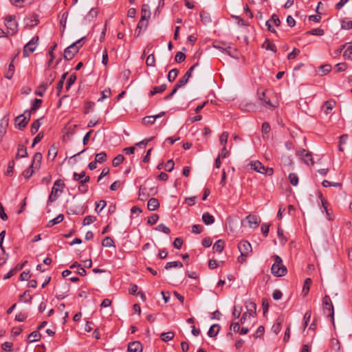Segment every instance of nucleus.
<instances>
[{
    "label": "nucleus",
    "mask_w": 352,
    "mask_h": 352,
    "mask_svg": "<svg viewBox=\"0 0 352 352\" xmlns=\"http://www.w3.org/2000/svg\"><path fill=\"white\" fill-rule=\"evenodd\" d=\"M148 21L146 20H142V19H140V21L138 23L137 28L135 30V34L137 36H139L141 32V30L144 28V29L146 28L148 26Z\"/></svg>",
    "instance_id": "412c9836"
},
{
    "label": "nucleus",
    "mask_w": 352,
    "mask_h": 352,
    "mask_svg": "<svg viewBox=\"0 0 352 352\" xmlns=\"http://www.w3.org/2000/svg\"><path fill=\"white\" fill-rule=\"evenodd\" d=\"M96 220V217L91 215H88L85 217L82 221L83 226H88Z\"/></svg>",
    "instance_id": "a18cd8bd"
},
{
    "label": "nucleus",
    "mask_w": 352,
    "mask_h": 352,
    "mask_svg": "<svg viewBox=\"0 0 352 352\" xmlns=\"http://www.w3.org/2000/svg\"><path fill=\"white\" fill-rule=\"evenodd\" d=\"M157 192V188L151 187L148 189L145 186H140L139 188V199L141 201L146 200L150 195H154Z\"/></svg>",
    "instance_id": "423d86ee"
},
{
    "label": "nucleus",
    "mask_w": 352,
    "mask_h": 352,
    "mask_svg": "<svg viewBox=\"0 0 352 352\" xmlns=\"http://www.w3.org/2000/svg\"><path fill=\"white\" fill-rule=\"evenodd\" d=\"M228 136H229L228 133L226 132V131L223 132L222 134L221 135V136L219 138V142L223 146L226 145V144L228 141Z\"/></svg>",
    "instance_id": "e2e57ef3"
},
{
    "label": "nucleus",
    "mask_w": 352,
    "mask_h": 352,
    "mask_svg": "<svg viewBox=\"0 0 352 352\" xmlns=\"http://www.w3.org/2000/svg\"><path fill=\"white\" fill-rule=\"evenodd\" d=\"M76 74H72L70 75L69 78H68L67 82H66V86H65V89L67 91H69V89H70L71 86L74 84V82H76Z\"/></svg>",
    "instance_id": "f704fd0d"
},
{
    "label": "nucleus",
    "mask_w": 352,
    "mask_h": 352,
    "mask_svg": "<svg viewBox=\"0 0 352 352\" xmlns=\"http://www.w3.org/2000/svg\"><path fill=\"white\" fill-rule=\"evenodd\" d=\"M298 154L302 157V160L307 165H313L314 161L312 155L310 152L307 151L305 149L302 148L298 151Z\"/></svg>",
    "instance_id": "9d476101"
},
{
    "label": "nucleus",
    "mask_w": 352,
    "mask_h": 352,
    "mask_svg": "<svg viewBox=\"0 0 352 352\" xmlns=\"http://www.w3.org/2000/svg\"><path fill=\"white\" fill-rule=\"evenodd\" d=\"M311 316V311L310 310L307 311L304 315V326L306 327L308 325V323L310 321Z\"/></svg>",
    "instance_id": "0e129e2a"
},
{
    "label": "nucleus",
    "mask_w": 352,
    "mask_h": 352,
    "mask_svg": "<svg viewBox=\"0 0 352 352\" xmlns=\"http://www.w3.org/2000/svg\"><path fill=\"white\" fill-rule=\"evenodd\" d=\"M85 37H82L76 42L72 43L64 51V58L66 60H72L74 56L78 52L79 50L82 47L84 43L82 41Z\"/></svg>",
    "instance_id": "f257e3e1"
},
{
    "label": "nucleus",
    "mask_w": 352,
    "mask_h": 352,
    "mask_svg": "<svg viewBox=\"0 0 352 352\" xmlns=\"http://www.w3.org/2000/svg\"><path fill=\"white\" fill-rule=\"evenodd\" d=\"M166 84H162L160 86L153 87L152 90L149 93V96H153L157 94L163 93L166 89Z\"/></svg>",
    "instance_id": "6ab92c4d"
},
{
    "label": "nucleus",
    "mask_w": 352,
    "mask_h": 352,
    "mask_svg": "<svg viewBox=\"0 0 352 352\" xmlns=\"http://www.w3.org/2000/svg\"><path fill=\"white\" fill-rule=\"evenodd\" d=\"M38 36H34L31 41L26 43L23 50V54L24 57H28L33 53L38 43Z\"/></svg>",
    "instance_id": "39448f33"
},
{
    "label": "nucleus",
    "mask_w": 352,
    "mask_h": 352,
    "mask_svg": "<svg viewBox=\"0 0 352 352\" xmlns=\"http://www.w3.org/2000/svg\"><path fill=\"white\" fill-rule=\"evenodd\" d=\"M271 272L274 276L280 277L287 274V270L284 265H272L271 267Z\"/></svg>",
    "instance_id": "6e6552de"
},
{
    "label": "nucleus",
    "mask_w": 352,
    "mask_h": 352,
    "mask_svg": "<svg viewBox=\"0 0 352 352\" xmlns=\"http://www.w3.org/2000/svg\"><path fill=\"white\" fill-rule=\"evenodd\" d=\"M289 182L293 186H296L298 183V177L295 173H290L289 175Z\"/></svg>",
    "instance_id": "603ef678"
},
{
    "label": "nucleus",
    "mask_w": 352,
    "mask_h": 352,
    "mask_svg": "<svg viewBox=\"0 0 352 352\" xmlns=\"http://www.w3.org/2000/svg\"><path fill=\"white\" fill-rule=\"evenodd\" d=\"M41 126V122H40V120L39 119H37L35 121H34L31 125V128H30V131L32 133V134H35L37 133L39 127Z\"/></svg>",
    "instance_id": "4c0bfd02"
},
{
    "label": "nucleus",
    "mask_w": 352,
    "mask_h": 352,
    "mask_svg": "<svg viewBox=\"0 0 352 352\" xmlns=\"http://www.w3.org/2000/svg\"><path fill=\"white\" fill-rule=\"evenodd\" d=\"M57 148L54 145H52L48 151V157L54 160L57 155Z\"/></svg>",
    "instance_id": "58836bf2"
},
{
    "label": "nucleus",
    "mask_w": 352,
    "mask_h": 352,
    "mask_svg": "<svg viewBox=\"0 0 352 352\" xmlns=\"http://www.w3.org/2000/svg\"><path fill=\"white\" fill-rule=\"evenodd\" d=\"M263 47L265 48L267 50H271L274 52H276V45L272 43L268 38L265 39L264 43L263 44Z\"/></svg>",
    "instance_id": "c85d7f7f"
},
{
    "label": "nucleus",
    "mask_w": 352,
    "mask_h": 352,
    "mask_svg": "<svg viewBox=\"0 0 352 352\" xmlns=\"http://www.w3.org/2000/svg\"><path fill=\"white\" fill-rule=\"evenodd\" d=\"M27 317H28L27 314L20 312L16 315L15 320L19 322H23L27 318Z\"/></svg>",
    "instance_id": "774afa93"
},
{
    "label": "nucleus",
    "mask_w": 352,
    "mask_h": 352,
    "mask_svg": "<svg viewBox=\"0 0 352 352\" xmlns=\"http://www.w3.org/2000/svg\"><path fill=\"white\" fill-rule=\"evenodd\" d=\"M32 168H33V166L30 165L27 169H25L23 172V175L24 176V177L25 179H28L31 177V176L32 175V174L34 173V170Z\"/></svg>",
    "instance_id": "de8ad7c7"
},
{
    "label": "nucleus",
    "mask_w": 352,
    "mask_h": 352,
    "mask_svg": "<svg viewBox=\"0 0 352 352\" xmlns=\"http://www.w3.org/2000/svg\"><path fill=\"white\" fill-rule=\"evenodd\" d=\"M175 333L173 331H168L166 333H162L160 335V338L162 341L167 342L170 340H172L174 338Z\"/></svg>",
    "instance_id": "bb28decb"
},
{
    "label": "nucleus",
    "mask_w": 352,
    "mask_h": 352,
    "mask_svg": "<svg viewBox=\"0 0 352 352\" xmlns=\"http://www.w3.org/2000/svg\"><path fill=\"white\" fill-rule=\"evenodd\" d=\"M65 183L62 179H57L54 182V186L52 188V192L47 200V204H49V203L54 202L57 199L58 197V192H63V190L65 188Z\"/></svg>",
    "instance_id": "7ed1b4c3"
},
{
    "label": "nucleus",
    "mask_w": 352,
    "mask_h": 352,
    "mask_svg": "<svg viewBox=\"0 0 352 352\" xmlns=\"http://www.w3.org/2000/svg\"><path fill=\"white\" fill-rule=\"evenodd\" d=\"M258 99L259 100H261V102H263V103L273 107V108H275L276 106L273 105L272 103H271V101L270 99H267L266 98V96H265V93L264 91H263L261 94H258Z\"/></svg>",
    "instance_id": "72a5a7b5"
},
{
    "label": "nucleus",
    "mask_w": 352,
    "mask_h": 352,
    "mask_svg": "<svg viewBox=\"0 0 352 352\" xmlns=\"http://www.w3.org/2000/svg\"><path fill=\"white\" fill-rule=\"evenodd\" d=\"M41 338V335L39 333V331L38 330L37 331H34L30 333L28 335V342L29 343H31V342H36V341L40 340Z\"/></svg>",
    "instance_id": "f3484780"
},
{
    "label": "nucleus",
    "mask_w": 352,
    "mask_h": 352,
    "mask_svg": "<svg viewBox=\"0 0 352 352\" xmlns=\"http://www.w3.org/2000/svg\"><path fill=\"white\" fill-rule=\"evenodd\" d=\"M220 330V326L217 324H212L208 332V335L209 337H214L217 335Z\"/></svg>",
    "instance_id": "a878e982"
},
{
    "label": "nucleus",
    "mask_w": 352,
    "mask_h": 352,
    "mask_svg": "<svg viewBox=\"0 0 352 352\" xmlns=\"http://www.w3.org/2000/svg\"><path fill=\"white\" fill-rule=\"evenodd\" d=\"M32 297L28 294V291H25L23 294L19 296V300L25 302H30Z\"/></svg>",
    "instance_id": "8fccbe9b"
},
{
    "label": "nucleus",
    "mask_w": 352,
    "mask_h": 352,
    "mask_svg": "<svg viewBox=\"0 0 352 352\" xmlns=\"http://www.w3.org/2000/svg\"><path fill=\"white\" fill-rule=\"evenodd\" d=\"M155 56H154L153 53H152L146 57V64L148 67H154L155 65Z\"/></svg>",
    "instance_id": "a19ab883"
},
{
    "label": "nucleus",
    "mask_w": 352,
    "mask_h": 352,
    "mask_svg": "<svg viewBox=\"0 0 352 352\" xmlns=\"http://www.w3.org/2000/svg\"><path fill=\"white\" fill-rule=\"evenodd\" d=\"M324 30L320 29V28H314V29H312L311 30H309L307 32V34H308L317 35V36H322L324 34Z\"/></svg>",
    "instance_id": "09e8293b"
},
{
    "label": "nucleus",
    "mask_w": 352,
    "mask_h": 352,
    "mask_svg": "<svg viewBox=\"0 0 352 352\" xmlns=\"http://www.w3.org/2000/svg\"><path fill=\"white\" fill-rule=\"evenodd\" d=\"M319 69L322 72L323 74H327L331 70V65L329 64H326L320 66Z\"/></svg>",
    "instance_id": "69168bd1"
},
{
    "label": "nucleus",
    "mask_w": 352,
    "mask_h": 352,
    "mask_svg": "<svg viewBox=\"0 0 352 352\" xmlns=\"http://www.w3.org/2000/svg\"><path fill=\"white\" fill-rule=\"evenodd\" d=\"M238 249L243 256H248L252 252L251 244L248 241H241L238 245Z\"/></svg>",
    "instance_id": "1a4fd4ad"
},
{
    "label": "nucleus",
    "mask_w": 352,
    "mask_h": 352,
    "mask_svg": "<svg viewBox=\"0 0 352 352\" xmlns=\"http://www.w3.org/2000/svg\"><path fill=\"white\" fill-rule=\"evenodd\" d=\"M343 56L347 59L352 60V45L349 46L344 52Z\"/></svg>",
    "instance_id": "680f3d73"
},
{
    "label": "nucleus",
    "mask_w": 352,
    "mask_h": 352,
    "mask_svg": "<svg viewBox=\"0 0 352 352\" xmlns=\"http://www.w3.org/2000/svg\"><path fill=\"white\" fill-rule=\"evenodd\" d=\"M246 220L248 221V226L251 228H256L258 226L260 223V219L255 215H248L246 217Z\"/></svg>",
    "instance_id": "f8f14e48"
},
{
    "label": "nucleus",
    "mask_w": 352,
    "mask_h": 352,
    "mask_svg": "<svg viewBox=\"0 0 352 352\" xmlns=\"http://www.w3.org/2000/svg\"><path fill=\"white\" fill-rule=\"evenodd\" d=\"M200 18L204 24H208L211 22L210 16L206 11L202 10L200 12Z\"/></svg>",
    "instance_id": "c756f323"
},
{
    "label": "nucleus",
    "mask_w": 352,
    "mask_h": 352,
    "mask_svg": "<svg viewBox=\"0 0 352 352\" xmlns=\"http://www.w3.org/2000/svg\"><path fill=\"white\" fill-rule=\"evenodd\" d=\"M6 26L8 29V32L13 36L18 32V24L15 19V16L8 15L5 18Z\"/></svg>",
    "instance_id": "20e7f679"
},
{
    "label": "nucleus",
    "mask_w": 352,
    "mask_h": 352,
    "mask_svg": "<svg viewBox=\"0 0 352 352\" xmlns=\"http://www.w3.org/2000/svg\"><path fill=\"white\" fill-rule=\"evenodd\" d=\"M151 16V12L149 10V6L147 4H144L142 6L141 9V19L142 20L148 21Z\"/></svg>",
    "instance_id": "2eb2a0df"
},
{
    "label": "nucleus",
    "mask_w": 352,
    "mask_h": 352,
    "mask_svg": "<svg viewBox=\"0 0 352 352\" xmlns=\"http://www.w3.org/2000/svg\"><path fill=\"white\" fill-rule=\"evenodd\" d=\"M179 74V70L177 69H171L167 76V79L169 82H173L175 78H177V75Z\"/></svg>",
    "instance_id": "2f4dec72"
},
{
    "label": "nucleus",
    "mask_w": 352,
    "mask_h": 352,
    "mask_svg": "<svg viewBox=\"0 0 352 352\" xmlns=\"http://www.w3.org/2000/svg\"><path fill=\"white\" fill-rule=\"evenodd\" d=\"M262 133L263 135H268L270 132L271 127L268 122H263L262 124Z\"/></svg>",
    "instance_id": "13d9d810"
},
{
    "label": "nucleus",
    "mask_w": 352,
    "mask_h": 352,
    "mask_svg": "<svg viewBox=\"0 0 352 352\" xmlns=\"http://www.w3.org/2000/svg\"><path fill=\"white\" fill-rule=\"evenodd\" d=\"M160 207V202L156 198H151L148 201L147 208L150 211H153L157 210Z\"/></svg>",
    "instance_id": "4468645a"
},
{
    "label": "nucleus",
    "mask_w": 352,
    "mask_h": 352,
    "mask_svg": "<svg viewBox=\"0 0 352 352\" xmlns=\"http://www.w3.org/2000/svg\"><path fill=\"white\" fill-rule=\"evenodd\" d=\"M50 77L51 78V79L49 78L46 82L41 84L39 87V88H42L43 89V91H45L48 88V87L52 84L55 76H53L51 74Z\"/></svg>",
    "instance_id": "bf43d9fd"
},
{
    "label": "nucleus",
    "mask_w": 352,
    "mask_h": 352,
    "mask_svg": "<svg viewBox=\"0 0 352 352\" xmlns=\"http://www.w3.org/2000/svg\"><path fill=\"white\" fill-rule=\"evenodd\" d=\"M63 219H64V215L63 214H60L56 217H55L54 219L50 220L48 222V223L47 225V227L51 228L53 226L56 225V224L62 222L63 221Z\"/></svg>",
    "instance_id": "393cba45"
},
{
    "label": "nucleus",
    "mask_w": 352,
    "mask_h": 352,
    "mask_svg": "<svg viewBox=\"0 0 352 352\" xmlns=\"http://www.w3.org/2000/svg\"><path fill=\"white\" fill-rule=\"evenodd\" d=\"M42 102L43 101L41 99L34 98L32 102V107H31L30 111L26 110L25 111L24 114L29 113V112H30V113L32 112H35L38 109L40 108V107L42 104Z\"/></svg>",
    "instance_id": "dca6fc26"
},
{
    "label": "nucleus",
    "mask_w": 352,
    "mask_h": 352,
    "mask_svg": "<svg viewBox=\"0 0 352 352\" xmlns=\"http://www.w3.org/2000/svg\"><path fill=\"white\" fill-rule=\"evenodd\" d=\"M85 176V171H82L80 173H74L73 174V179L75 180V181H78V182H80V180L82 179V178Z\"/></svg>",
    "instance_id": "338daca9"
},
{
    "label": "nucleus",
    "mask_w": 352,
    "mask_h": 352,
    "mask_svg": "<svg viewBox=\"0 0 352 352\" xmlns=\"http://www.w3.org/2000/svg\"><path fill=\"white\" fill-rule=\"evenodd\" d=\"M42 160V154L41 153H36L33 157L31 165H35L36 168H38L41 166Z\"/></svg>",
    "instance_id": "aec40b11"
},
{
    "label": "nucleus",
    "mask_w": 352,
    "mask_h": 352,
    "mask_svg": "<svg viewBox=\"0 0 352 352\" xmlns=\"http://www.w3.org/2000/svg\"><path fill=\"white\" fill-rule=\"evenodd\" d=\"M106 205L107 203L104 200H100L99 202H96V210L97 212H100Z\"/></svg>",
    "instance_id": "864d4df0"
},
{
    "label": "nucleus",
    "mask_w": 352,
    "mask_h": 352,
    "mask_svg": "<svg viewBox=\"0 0 352 352\" xmlns=\"http://www.w3.org/2000/svg\"><path fill=\"white\" fill-rule=\"evenodd\" d=\"M335 101L333 100H327L324 102V107L327 108V110L325 111V113L328 114L329 113V111H331L334 106H335Z\"/></svg>",
    "instance_id": "c03bdc74"
},
{
    "label": "nucleus",
    "mask_w": 352,
    "mask_h": 352,
    "mask_svg": "<svg viewBox=\"0 0 352 352\" xmlns=\"http://www.w3.org/2000/svg\"><path fill=\"white\" fill-rule=\"evenodd\" d=\"M30 120V112L28 113V116H25L24 114L19 115L15 118V126L19 130H23L26 127Z\"/></svg>",
    "instance_id": "0eeeda50"
},
{
    "label": "nucleus",
    "mask_w": 352,
    "mask_h": 352,
    "mask_svg": "<svg viewBox=\"0 0 352 352\" xmlns=\"http://www.w3.org/2000/svg\"><path fill=\"white\" fill-rule=\"evenodd\" d=\"M175 163L173 160H169L165 164V170L168 172H171L174 168Z\"/></svg>",
    "instance_id": "052dcab7"
},
{
    "label": "nucleus",
    "mask_w": 352,
    "mask_h": 352,
    "mask_svg": "<svg viewBox=\"0 0 352 352\" xmlns=\"http://www.w3.org/2000/svg\"><path fill=\"white\" fill-rule=\"evenodd\" d=\"M322 307H323V311H324V314L327 317H331L332 319V322L333 323L334 322V318H333L334 309H333V304L329 305H322Z\"/></svg>",
    "instance_id": "ddd939ff"
},
{
    "label": "nucleus",
    "mask_w": 352,
    "mask_h": 352,
    "mask_svg": "<svg viewBox=\"0 0 352 352\" xmlns=\"http://www.w3.org/2000/svg\"><path fill=\"white\" fill-rule=\"evenodd\" d=\"M185 59L186 55L184 53L182 52H178L175 56V60L179 63H182L183 61L185 60Z\"/></svg>",
    "instance_id": "3c124183"
},
{
    "label": "nucleus",
    "mask_w": 352,
    "mask_h": 352,
    "mask_svg": "<svg viewBox=\"0 0 352 352\" xmlns=\"http://www.w3.org/2000/svg\"><path fill=\"white\" fill-rule=\"evenodd\" d=\"M13 61L14 60L11 61V63L9 65L8 69L5 74V78L9 80L12 78L14 72V66L13 64Z\"/></svg>",
    "instance_id": "7c9ffc66"
},
{
    "label": "nucleus",
    "mask_w": 352,
    "mask_h": 352,
    "mask_svg": "<svg viewBox=\"0 0 352 352\" xmlns=\"http://www.w3.org/2000/svg\"><path fill=\"white\" fill-rule=\"evenodd\" d=\"M224 241L221 239L217 240L213 247L212 250L214 252H221L224 249Z\"/></svg>",
    "instance_id": "4be33fe9"
},
{
    "label": "nucleus",
    "mask_w": 352,
    "mask_h": 352,
    "mask_svg": "<svg viewBox=\"0 0 352 352\" xmlns=\"http://www.w3.org/2000/svg\"><path fill=\"white\" fill-rule=\"evenodd\" d=\"M142 349L143 346L139 341L131 342L128 344L129 352H142Z\"/></svg>",
    "instance_id": "9b49d317"
},
{
    "label": "nucleus",
    "mask_w": 352,
    "mask_h": 352,
    "mask_svg": "<svg viewBox=\"0 0 352 352\" xmlns=\"http://www.w3.org/2000/svg\"><path fill=\"white\" fill-rule=\"evenodd\" d=\"M28 157L27 148L23 144H19L18 151L16 155V158H23Z\"/></svg>",
    "instance_id": "a211bd4d"
},
{
    "label": "nucleus",
    "mask_w": 352,
    "mask_h": 352,
    "mask_svg": "<svg viewBox=\"0 0 352 352\" xmlns=\"http://www.w3.org/2000/svg\"><path fill=\"white\" fill-rule=\"evenodd\" d=\"M98 15V10L96 8H91L88 14L85 16V19L86 21H91L94 17Z\"/></svg>",
    "instance_id": "e433bc0d"
},
{
    "label": "nucleus",
    "mask_w": 352,
    "mask_h": 352,
    "mask_svg": "<svg viewBox=\"0 0 352 352\" xmlns=\"http://www.w3.org/2000/svg\"><path fill=\"white\" fill-rule=\"evenodd\" d=\"M248 166L250 167L251 169L261 173V174H265L267 175H272L274 173V170L272 168L265 167L264 166L262 163L258 160L255 161H251Z\"/></svg>",
    "instance_id": "f03ea898"
},
{
    "label": "nucleus",
    "mask_w": 352,
    "mask_h": 352,
    "mask_svg": "<svg viewBox=\"0 0 352 352\" xmlns=\"http://www.w3.org/2000/svg\"><path fill=\"white\" fill-rule=\"evenodd\" d=\"M159 219V215L157 214H153L150 217H148L147 223L150 226H153L157 223Z\"/></svg>",
    "instance_id": "5fc2aeb1"
},
{
    "label": "nucleus",
    "mask_w": 352,
    "mask_h": 352,
    "mask_svg": "<svg viewBox=\"0 0 352 352\" xmlns=\"http://www.w3.org/2000/svg\"><path fill=\"white\" fill-rule=\"evenodd\" d=\"M202 221L206 225L208 226L214 223V218L209 212H205L202 215Z\"/></svg>",
    "instance_id": "5701e85b"
},
{
    "label": "nucleus",
    "mask_w": 352,
    "mask_h": 352,
    "mask_svg": "<svg viewBox=\"0 0 352 352\" xmlns=\"http://www.w3.org/2000/svg\"><path fill=\"white\" fill-rule=\"evenodd\" d=\"M124 160V157L122 155H118L113 160L112 164L113 166L116 167V166H119L120 164H122Z\"/></svg>",
    "instance_id": "ea45409f"
},
{
    "label": "nucleus",
    "mask_w": 352,
    "mask_h": 352,
    "mask_svg": "<svg viewBox=\"0 0 352 352\" xmlns=\"http://www.w3.org/2000/svg\"><path fill=\"white\" fill-rule=\"evenodd\" d=\"M232 17L233 19H235L236 20H237V23L238 25H241V26H249L250 24L248 22H245L241 17H240L239 16H236V15H232Z\"/></svg>",
    "instance_id": "4d7b16f0"
},
{
    "label": "nucleus",
    "mask_w": 352,
    "mask_h": 352,
    "mask_svg": "<svg viewBox=\"0 0 352 352\" xmlns=\"http://www.w3.org/2000/svg\"><path fill=\"white\" fill-rule=\"evenodd\" d=\"M240 108L243 110L251 111L254 110V104L252 102H248L246 104L241 103Z\"/></svg>",
    "instance_id": "37998d69"
},
{
    "label": "nucleus",
    "mask_w": 352,
    "mask_h": 352,
    "mask_svg": "<svg viewBox=\"0 0 352 352\" xmlns=\"http://www.w3.org/2000/svg\"><path fill=\"white\" fill-rule=\"evenodd\" d=\"M247 312L249 316L256 313V305L254 302H246Z\"/></svg>",
    "instance_id": "cd10ccee"
},
{
    "label": "nucleus",
    "mask_w": 352,
    "mask_h": 352,
    "mask_svg": "<svg viewBox=\"0 0 352 352\" xmlns=\"http://www.w3.org/2000/svg\"><path fill=\"white\" fill-rule=\"evenodd\" d=\"M156 230L162 232L166 234H168L170 232V230L169 228H168L166 226H165L163 223L159 224L156 228Z\"/></svg>",
    "instance_id": "49530a36"
},
{
    "label": "nucleus",
    "mask_w": 352,
    "mask_h": 352,
    "mask_svg": "<svg viewBox=\"0 0 352 352\" xmlns=\"http://www.w3.org/2000/svg\"><path fill=\"white\" fill-rule=\"evenodd\" d=\"M155 120V118H154L153 116H149L144 117L142 120V122L144 124H153Z\"/></svg>",
    "instance_id": "6e6d98bb"
},
{
    "label": "nucleus",
    "mask_w": 352,
    "mask_h": 352,
    "mask_svg": "<svg viewBox=\"0 0 352 352\" xmlns=\"http://www.w3.org/2000/svg\"><path fill=\"white\" fill-rule=\"evenodd\" d=\"M79 186H78V190L81 194H85L87 192L89 187L87 185V184L84 183L82 180L78 182Z\"/></svg>",
    "instance_id": "79ce46f5"
},
{
    "label": "nucleus",
    "mask_w": 352,
    "mask_h": 352,
    "mask_svg": "<svg viewBox=\"0 0 352 352\" xmlns=\"http://www.w3.org/2000/svg\"><path fill=\"white\" fill-rule=\"evenodd\" d=\"M95 160L100 164H102V163H104V162H106L107 161L106 153L100 152L99 153H97L96 155Z\"/></svg>",
    "instance_id": "c9c22d12"
},
{
    "label": "nucleus",
    "mask_w": 352,
    "mask_h": 352,
    "mask_svg": "<svg viewBox=\"0 0 352 352\" xmlns=\"http://www.w3.org/2000/svg\"><path fill=\"white\" fill-rule=\"evenodd\" d=\"M102 245L106 248L116 247L113 240L110 236H106L102 240Z\"/></svg>",
    "instance_id": "473e14b6"
},
{
    "label": "nucleus",
    "mask_w": 352,
    "mask_h": 352,
    "mask_svg": "<svg viewBox=\"0 0 352 352\" xmlns=\"http://www.w3.org/2000/svg\"><path fill=\"white\" fill-rule=\"evenodd\" d=\"M311 283H312V280L310 278H307L305 280L302 290V294L303 295V296H307V294L309 293Z\"/></svg>",
    "instance_id": "b1692460"
}]
</instances>
